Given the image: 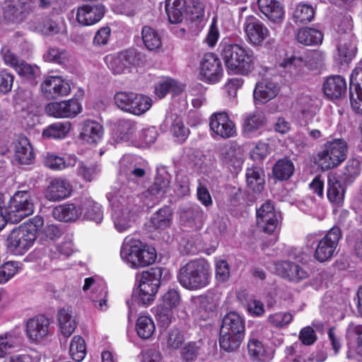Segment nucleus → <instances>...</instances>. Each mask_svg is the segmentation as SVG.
Returning <instances> with one entry per match:
<instances>
[{"label": "nucleus", "mask_w": 362, "mask_h": 362, "mask_svg": "<svg viewBox=\"0 0 362 362\" xmlns=\"http://www.w3.org/2000/svg\"><path fill=\"white\" fill-rule=\"evenodd\" d=\"M156 319L160 327L167 328L172 322L173 318V309L162 304L156 307Z\"/></svg>", "instance_id": "6e6d98bb"}, {"label": "nucleus", "mask_w": 362, "mask_h": 362, "mask_svg": "<svg viewBox=\"0 0 362 362\" xmlns=\"http://www.w3.org/2000/svg\"><path fill=\"white\" fill-rule=\"evenodd\" d=\"M204 211L198 204H193L186 208L182 214V218L189 223H196L203 220Z\"/></svg>", "instance_id": "4d7b16f0"}, {"label": "nucleus", "mask_w": 362, "mask_h": 362, "mask_svg": "<svg viewBox=\"0 0 362 362\" xmlns=\"http://www.w3.org/2000/svg\"><path fill=\"white\" fill-rule=\"evenodd\" d=\"M72 186L68 180L55 178L50 181L47 187L45 197L49 201L58 202L71 196Z\"/></svg>", "instance_id": "b1692460"}, {"label": "nucleus", "mask_w": 362, "mask_h": 362, "mask_svg": "<svg viewBox=\"0 0 362 362\" xmlns=\"http://www.w3.org/2000/svg\"><path fill=\"white\" fill-rule=\"evenodd\" d=\"M278 220L274 205L271 202H265L257 210V225L268 234L275 230Z\"/></svg>", "instance_id": "412c9836"}, {"label": "nucleus", "mask_w": 362, "mask_h": 362, "mask_svg": "<svg viewBox=\"0 0 362 362\" xmlns=\"http://www.w3.org/2000/svg\"><path fill=\"white\" fill-rule=\"evenodd\" d=\"M293 264L289 261H278L274 262L275 273L283 279H293Z\"/></svg>", "instance_id": "e2e57ef3"}, {"label": "nucleus", "mask_w": 362, "mask_h": 362, "mask_svg": "<svg viewBox=\"0 0 362 362\" xmlns=\"http://www.w3.org/2000/svg\"><path fill=\"white\" fill-rule=\"evenodd\" d=\"M155 324L150 316L141 315L136 323V332L144 339L150 338L155 332Z\"/></svg>", "instance_id": "79ce46f5"}, {"label": "nucleus", "mask_w": 362, "mask_h": 362, "mask_svg": "<svg viewBox=\"0 0 362 362\" xmlns=\"http://www.w3.org/2000/svg\"><path fill=\"white\" fill-rule=\"evenodd\" d=\"M33 5L26 0H6L3 6V18L10 23H21L33 11Z\"/></svg>", "instance_id": "ddd939ff"}, {"label": "nucleus", "mask_w": 362, "mask_h": 362, "mask_svg": "<svg viewBox=\"0 0 362 362\" xmlns=\"http://www.w3.org/2000/svg\"><path fill=\"white\" fill-rule=\"evenodd\" d=\"M119 54L126 69L129 68L131 66L139 64L140 54L136 49H127L119 52Z\"/></svg>", "instance_id": "774afa93"}, {"label": "nucleus", "mask_w": 362, "mask_h": 362, "mask_svg": "<svg viewBox=\"0 0 362 362\" xmlns=\"http://www.w3.org/2000/svg\"><path fill=\"white\" fill-rule=\"evenodd\" d=\"M345 190L340 181L329 179L327 196L332 203L340 204L344 202Z\"/></svg>", "instance_id": "c03bdc74"}, {"label": "nucleus", "mask_w": 362, "mask_h": 362, "mask_svg": "<svg viewBox=\"0 0 362 362\" xmlns=\"http://www.w3.org/2000/svg\"><path fill=\"white\" fill-rule=\"evenodd\" d=\"M223 162L232 173L237 174L241 170L244 160L240 152L230 148L224 154Z\"/></svg>", "instance_id": "58836bf2"}, {"label": "nucleus", "mask_w": 362, "mask_h": 362, "mask_svg": "<svg viewBox=\"0 0 362 362\" xmlns=\"http://www.w3.org/2000/svg\"><path fill=\"white\" fill-rule=\"evenodd\" d=\"M296 39L305 45H317L322 43L323 35L317 29L306 27L299 29Z\"/></svg>", "instance_id": "f704fd0d"}, {"label": "nucleus", "mask_w": 362, "mask_h": 362, "mask_svg": "<svg viewBox=\"0 0 362 362\" xmlns=\"http://www.w3.org/2000/svg\"><path fill=\"white\" fill-rule=\"evenodd\" d=\"M346 80L339 75L327 76L322 84V91L325 95L331 100L342 98L346 93Z\"/></svg>", "instance_id": "4be33fe9"}, {"label": "nucleus", "mask_w": 362, "mask_h": 362, "mask_svg": "<svg viewBox=\"0 0 362 362\" xmlns=\"http://www.w3.org/2000/svg\"><path fill=\"white\" fill-rule=\"evenodd\" d=\"M20 344V337L11 334L0 336V357H4L10 349L17 347Z\"/></svg>", "instance_id": "052dcab7"}, {"label": "nucleus", "mask_w": 362, "mask_h": 362, "mask_svg": "<svg viewBox=\"0 0 362 362\" xmlns=\"http://www.w3.org/2000/svg\"><path fill=\"white\" fill-rule=\"evenodd\" d=\"M37 28L42 34L46 35H54L57 34L60 30L59 24L49 18H44L42 22L38 24Z\"/></svg>", "instance_id": "69168bd1"}, {"label": "nucleus", "mask_w": 362, "mask_h": 362, "mask_svg": "<svg viewBox=\"0 0 362 362\" xmlns=\"http://www.w3.org/2000/svg\"><path fill=\"white\" fill-rule=\"evenodd\" d=\"M315 11L312 6L299 3L296 6V24H307L313 21Z\"/></svg>", "instance_id": "603ef678"}, {"label": "nucleus", "mask_w": 362, "mask_h": 362, "mask_svg": "<svg viewBox=\"0 0 362 362\" xmlns=\"http://www.w3.org/2000/svg\"><path fill=\"white\" fill-rule=\"evenodd\" d=\"M293 171V162L286 158L277 160L272 169L274 177L279 180H288L292 175Z\"/></svg>", "instance_id": "ea45409f"}, {"label": "nucleus", "mask_w": 362, "mask_h": 362, "mask_svg": "<svg viewBox=\"0 0 362 362\" xmlns=\"http://www.w3.org/2000/svg\"><path fill=\"white\" fill-rule=\"evenodd\" d=\"M71 129L69 122H57L47 126L42 131V137L45 139H62Z\"/></svg>", "instance_id": "c9c22d12"}, {"label": "nucleus", "mask_w": 362, "mask_h": 362, "mask_svg": "<svg viewBox=\"0 0 362 362\" xmlns=\"http://www.w3.org/2000/svg\"><path fill=\"white\" fill-rule=\"evenodd\" d=\"M180 300L181 296L179 291L175 288H170L163 296V302L161 304L173 309L178 306Z\"/></svg>", "instance_id": "338daca9"}, {"label": "nucleus", "mask_w": 362, "mask_h": 362, "mask_svg": "<svg viewBox=\"0 0 362 362\" xmlns=\"http://www.w3.org/2000/svg\"><path fill=\"white\" fill-rule=\"evenodd\" d=\"M120 256L134 269L148 267L157 258L156 250L139 239L127 237L121 247Z\"/></svg>", "instance_id": "20e7f679"}, {"label": "nucleus", "mask_w": 362, "mask_h": 362, "mask_svg": "<svg viewBox=\"0 0 362 362\" xmlns=\"http://www.w3.org/2000/svg\"><path fill=\"white\" fill-rule=\"evenodd\" d=\"M114 100L120 110L138 116L145 113L152 105V100L149 97L134 92H117Z\"/></svg>", "instance_id": "1a4fd4ad"}, {"label": "nucleus", "mask_w": 362, "mask_h": 362, "mask_svg": "<svg viewBox=\"0 0 362 362\" xmlns=\"http://www.w3.org/2000/svg\"><path fill=\"white\" fill-rule=\"evenodd\" d=\"M324 54L320 50H307L303 57L296 56V74L303 75L323 65Z\"/></svg>", "instance_id": "6ab92c4d"}, {"label": "nucleus", "mask_w": 362, "mask_h": 362, "mask_svg": "<svg viewBox=\"0 0 362 362\" xmlns=\"http://www.w3.org/2000/svg\"><path fill=\"white\" fill-rule=\"evenodd\" d=\"M69 354L71 358L81 362L86 355V345L85 340L79 335L74 336L69 346Z\"/></svg>", "instance_id": "49530a36"}, {"label": "nucleus", "mask_w": 362, "mask_h": 362, "mask_svg": "<svg viewBox=\"0 0 362 362\" xmlns=\"http://www.w3.org/2000/svg\"><path fill=\"white\" fill-rule=\"evenodd\" d=\"M173 212L170 206H165L155 213L151 217V226L158 230H164L170 227L173 223Z\"/></svg>", "instance_id": "cd10ccee"}, {"label": "nucleus", "mask_w": 362, "mask_h": 362, "mask_svg": "<svg viewBox=\"0 0 362 362\" xmlns=\"http://www.w3.org/2000/svg\"><path fill=\"white\" fill-rule=\"evenodd\" d=\"M248 353L253 361L268 362L270 359L263 344L256 339H250L247 343Z\"/></svg>", "instance_id": "a18cd8bd"}, {"label": "nucleus", "mask_w": 362, "mask_h": 362, "mask_svg": "<svg viewBox=\"0 0 362 362\" xmlns=\"http://www.w3.org/2000/svg\"><path fill=\"white\" fill-rule=\"evenodd\" d=\"M266 122L264 115L262 112L255 111L246 115L244 118V132L250 135L264 126Z\"/></svg>", "instance_id": "e433bc0d"}, {"label": "nucleus", "mask_w": 362, "mask_h": 362, "mask_svg": "<svg viewBox=\"0 0 362 362\" xmlns=\"http://www.w3.org/2000/svg\"><path fill=\"white\" fill-rule=\"evenodd\" d=\"M199 351V342L189 341L182 349L181 356L185 361L192 362L197 358Z\"/></svg>", "instance_id": "bf43d9fd"}, {"label": "nucleus", "mask_w": 362, "mask_h": 362, "mask_svg": "<svg viewBox=\"0 0 362 362\" xmlns=\"http://www.w3.org/2000/svg\"><path fill=\"white\" fill-rule=\"evenodd\" d=\"M57 320L62 334L65 337H70L76 327V323L71 315L69 308H63L59 310Z\"/></svg>", "instance_id": "2f4dec72"}, {"label": "nucleus", "mask_w": 362, "mask_h": 362, "mask_svg": "<svg viewBox=\"0 0 362 362\" xmlns=\"http://www.w3.org/2000/svg\"><path fill=\"white\" fill-rule=\"evenodd\" d=\"M49 321L44 315L30 319L26 324V333L32 341H37L46 337L49 332Z\"/></svg>", "instance_id": "393cba45"}, {"label": "nucleus", "mask_w": 362, "mask_h": 362, "mask_svg": "<svg viewBox=\"0 0 362 362\" xmlns=\"http://www.w3.org/2000/svg\"><path fill=\"white\" fill-rule=\"evenodd\" d=\"M247 187L255 193H260L264 187V175L263 170L257 166L248 168L246 171Z\"/></svg>", "instance_id": "7c9ffc66"}, {"label": "nucleus", "mask_w": 362, "mask_h": 362, "mask_svg": "<svg viewBox=\"0 0 362 362\" xmlns=\"http://www.w3.org/2000/svg\"><path fill=\"white\" fill-rule=\"evenodd\" d=\"M52 213L56 219L71 222L76 221L83 214V209L74 204H66L55 207Z\"/></svg>", "instance_id": "c85d7f7f"}, {"label": "nucleus", "mask_w": 362, "mask_h": 362, "mask_svg": "<svg viewBox=\"0 0 362 362\" xmlns=\"http://www.w3.org/2000/svg\"><path fill=\"white\" fill-rule=\"evenodd\" d=\"M45 109L50 117L73 119L82 112L83 107L77 98H72L59 102H50Z\"/></svg>", "instance_id": "9b49d317"}, {"label": "nucleus", "mask_w": 362, "mask_h": 362, "mask_svg": "<svg viewBox=\"0 0 362 362\" xmlns=\"http://www.w3.org/2000/svg\"><path fill=\"white\" fill-rule=\"evenodd\" d=\"M103 132V127L99 122L86 119L82 124L79 138L88 144H97L101 141Z\"/></svg>", "instance_id": "bb28decb"}, {"label": "nucleus", "mask_w": 362, "mask_h": 362, "mask_svg": "<svg viewBox=\"0 0 362 362\" xmlns=\"http://www.w3.org/2000/svg\"><path fill=\"white\" fill-rule=\"evenodd\" d=\"M215 277L219 282H226L230 277V267L225 259L216 261L215 264Z\"/></svg>", "instance_id": "0e129e2a"}, {"label": "nucleus", "mask_w": 362, "mask_h": 362, "mask_svg": "<svg viewBox=\"0 0 362 362\" xmlns=\"http://www.w3.org/2000/svg\"><path fill=\"white\" fill-rule=\"evenodd\" d=\"M348 146L344 139L328 141L321 147L314 159L322 170L338 167L347 157Z\"/></svg>", "instance_id": "39448f33"}, {"label": "nucleus", "mask_w": 362, "mask_h": 362, "mask_svg": "<svg viewBox=\"0 0 362 362\" xmlns=\"http://www.w3.org/2000/svg\"><path fill=\"white\" fill-rule=\"evenodd\" d=\"M243 28L249 42L254 45H261L269 35L267 26L253 16L245 18Z\"/></svg>", "instance_id": "f3484780"}, {"label": "nucleus", "mask_w": 362, "mask_h": 362, "mask_svg": "<svg viewBox=\"0 0 362 362\" xmlns=\"http://www.w3.org/2000/svg\"><path fill=\"white\" fill-rule=\"evenodd\" d=\"M200 75L202 80L209 83L218 82L223 75L221 62L216 54L206 53L200 62Z\"/></svg>", "instance_id": "f8f14e48"}, {"label": "nucleus", "mask_w": 362, "mask_h": 362, "mask_svg": "<svg viewBox=\"0 0 362 362\" xmlns=\"http://www.w3.org/2000/svg\"><path fill=\"white\" fill-rule=\"evenodd\" d=\"M43 96L47 100H54L68 95L71 92L69 83L59 76H49L41 83Z\"/></svg>", "instance_id": "dca6fc26"}, {"label": "nucleus", "mask_w": 362, "mask_h": 362, "mask_svg": "<svg viewBox=\"0 0 362 362\" xmlns=\"http://www.w3.org/2000/svg\"><path fill=\"white\" fill-rule=\"evenodd\" d=\"M257 4L261 13L270 21L281 23L284 19V6L277 0H257Z\"/></svg>", "instance_id": "a878e982"}, {"label": "nucleus", "mask_w": 362, "mask_h": 362, "mask_svg": "<svg viewBox=\"0 0 362 362\" xmlns=\"http://www.w3.org/2000/svg\"><path fill=\"white\" fill-rule=\"evenodd\" d=\"M183 90V86L177 81L170 77H165L156 84L154 93L160 99H162L169 93L179 95Z\"/></svg>", "instance_id": "c756f323"}, {"label": "nucleus", "mask_w": 362, "mask_h": 362, "mask_svg": "<svg viewBox=\"0 0 362 362\" xmlns=\"http://www.w3.org/2000/svg\"><path fill=\"white\" fill-rule=\"evenodd\" d=\"M45 61L57 64H64L67 61V52L65 49L50 47L44 54Z\"/></svg>", "instance_id": "13d9d810"}, {"label": "nucleus", "mask_w": 362, "mask_h": 362, "mask_svg": "<svg viewBox=\"0 0 362 362\" xmlns=\"http://www.w3.org/2000/svg\"><path fill=\"white\" fill-rule=\"evenodd\" d=\"M185 0H165V11L172 24H178L183 20Z\"/></svg>", "instance_id": "473e14b6"}, {"label": "nucleus", "mask_w": 362, "mask_h": 362, "mask_svg": "<svg viewBox=\"0 0 362 362\" xmlns=\"http://www.w3.org/2000/svg\"><path fill=\"white\" fill-rule=\"evenodd\" d=\"M349 95L353 110L362 114V67L354 69L350 76Z\"/></svg>", "instance_id": "aec40b11"}, {"label": "nucleus", "mask_w": 362, "mask_h": 362, "mask_svg": "<svg viewBox=\"0 0 362 362\" xmlns=\"http://www.w3.org/2000/svg\"><path fill=\"white\" fill-rule=\"evenodd\" d=\"M185 340L183 332L177 327L168 331L165 336L166 346L170 350H177L181 348Z\"/></svg>", "instance_id": "3c124183"}, {"label": "nucleus", "mask_w": 362, "mask_h": 362, "mask_svg": "<svg viewBox=\"0 0 362 362\" xmlns=\"http://www.w3.org/2000/svg\"><path fill=\"white\" fill-rule=\"evenodd\" d=\"M209 127L216 136L225 139L237 134L235 124L226 112L213 113L209 119Z\"/></svg>", "instance_id": "4468645a"}, {"label": "nucleus", "mask_w": 362, "mask_h": 362, "mask_svg": "<svg viewBox=\"0 0 362 362\" xmlns=\"http://www.w3.org/2000/svg\"><path fill=\"white\" fill-rule=\"evenodd\" d=\"M37 229L32 225H21L14 228L6 240L7 250L15 255H23L34 245Z\"/></svg>", "instance_id": "423d86ee"}, {"label": "nucleus", "mask_w": 362, "mask_h": 362, "mask_svg": "<svg viewBox=\"0 0 362 362\" xmlns=\"http://www.w3.org/2000/svg\"><path fill=\"white\" fill-rule=\"evenodd\" d=\"M106 8L102 4H86L77 8L76 21L83 26H90L98 23L105 14Z\"/></svg>", "instance_id": "2eb2a0df"}, {"label": "nucleus", "mask_w": 362, "mask_h": 362, "mask_svg": "<svg viewBox=\"0 0 362 362\" xmlns=\"http://www.w3.org/2000/svg\"><path fill=\"white\" fill-rule=\"evenodd\" d=\"M15 71L19 76L29 80L32 85H37V78L40 75V70L38 66L29 64L21 60Z\"/></svg>", "instance_id": "a19ab883"}, {"label": "nucleus", "mask_w": 362, "mask_h": 362, "mask_svg": "<svg viewBox=\"0 0 362 362\" xmlns=\"http://www.w3.org/2000/svg\"><path fill=\"white\" fill-rule=\"evenodd\" d=\"M298 108L300 114L298 123L300 125L305 127L312 122L315 115L313 101L310 97L306 95L300 98L298 101Z\"/></svg>", "instance_id": "72a5a7b5"}, {"label": "nucleus", "mask_w": 362, "mask_h": 362, "mask_svg": "<svg viewBox=\"0 0 362 362\" xmlns=\"http://www.w3.org/2000/svg\"><path fill=\"white\" fill-rule=\"evenodd\" d=\"M177 279L182 287L188 291L204 288L211 282L210 264L204 259L191 260L180 268Z\"/></svg>", "instance_id": "7ed1b4c3"}, {"label": "nucleus", "mask_w": 362, "mask_h": 362, "mask_svg": "<svg viewBox=\"0 0 362 362\" xmlns=\"http://www.w3.org/2000/svg\"><path fill=\"white\" fill-rule=\"evenodd\" d=\"M293 67L294 52H285L283 56L280 57L274 66L276 72L284 78H286L288 75L291 77Z\"/></svg>", "instance_id": "37998d69"}, {"label": "nucleus", "mask_w": 362, "mask_h": 362, "mask_svg": "<svg viewBox=\"0 0 362 362\" xmlns=\"http://www.w3.org/2000/svg\"><path fill=\"white\" fill-rule=\"evenodd\" d=\"M136 130V123L130 119H119L115 129V134L117 139L122 141H128L132 139L133 134Z\"/></svg>", "instance_id": "de8ad7c7"}, {"label": "nucleus", "mask_w": 362, "mask_h": 362, "mask_svg": "<svg viewBox=\"0 0 362 362\" xmlns=\"http://www.w3.org/2000/svg\"><path fill=\"white\" fill-rule=\"evenodd\" d=\"M361 171V162L357 158L349 159L343 169L342 175L344 181L350 184L359 176Z\"/></svg>", "instance_id": "8fccbe9b"}, {"label": "nucleus", "mask_w": 362, "mask_h": 362, "mask_svg": "<svg viewBox=\"0 0 362 362\" xmlns=\"http://www.w3.org/2000/svg\"><path fill=\"white\" fill-rule=\"evenodd\" d=\"M141 38L145 47L149 50H157L162 45L160 36L150 26L145 25L142 28Z\"/></svg>", "instance_id": "4c0bfd02"}, {"label": "nucleus", "mask_w": 362, "mask_h": 362, "mask_svg": "<svg viewBox=\"0 0 362 362\" xmlns=\"http://www.w3.org/2000/svg\"><path fill=\"white\" fill-rule=\"evenodd\" d=\"M170 180L161 175L155 177L153 185L148 188L150 194L156 197H163L170 189Z\"/></svg>", "instance_id": "864d4df0"}, {"label": "nucleus", "mask_w": 362, "mask_h": 362, "mask_svg": "<svg viewBox=\"0 0 362 362\" xmlns=\"http://www.w3.org/2000/svg\"><path fill=\"white\" fill-rule=\"evenodd\" d=\"M83 213L86 218L96 223H100L103 218V211L100 204L93 201L87 200L81 205Z\"/></svg>", "instance_id": "09e8293b"}, {"label": "nucleus", "mask_w": 362, "mask_h": 362, "mask_svg": "<svg viewBox=\"0 0 362 362\" xmlns=\"http://www.w3.org/2000/svg\"><path fill=\"white\" fill-rule=\"evenodd\" d=\"M245 337V319L236 312H229L221 321L219 346L226 352L238 349Z\"/></svg>", "instance_id": "f03ea898"}, {"label": "nucleus", "mask_w": 362, "mask_h": 362, "mask_svg": "<svg viewBox=\"0 0 362 362\" xmlns=\"http://www.w3.org/2000/svg\"><path fill=\"white\" fill-rule=\"evenodd\" d=\"M220 54L228 73L248 76L255 70V55L252 49L238 44L223 43Z\"/></svg>", "instance_id": "f257e3e1"}, {"label": "nucleus", "mask_w": 362, "mask_h": 362, "mask_svg": "<svg viewBox=\"0 0 362 362\" xmlns=\"http://www.w3.org/2000/svg\"><path fill=\"white\" fill-rule=\"evenodd\" d=\"M162 268L152 267L141 274L139 282V303L148 305L153 303L160 286Z\"/></svg>", "instance_id": "6e6552de"}, {"label": "nucleus", "mask_w": 362, "mask_h": 362, "mask_svg": "<svg viewBox=\"0 0 362 362\" xmlns=\"http://www.w3.org/2000/svg\"><path fill=\"white\" fill-rule=\"evenodd\" d=\"M104 62L111 72L115 74H122L127 69L121 58L119 52L110 54L104 57Z\"/></svg>", "instance_id": "5fc2aeb1"}, {"label": "nucleus", "mask_w": 362, "mask_h": 362, "mask_svg": "<svg viewBox=\"0 0 362 362\" xmlns=\"http://www.w3.org/2000/svg\"><path fill=\"white\" fill-rule=\"evenodd\" d=\"M6 218L11 223H18L34 212V204L30 191H17L4 209Z\"/></svg>", "instance_id": "0eeeda50"}, {"label": "nucleus", "mask_w": 362, "mask_h": 362, "mask_svg": "<svg viewBox=\"0 0 362 362\" xmlns=\"http://www.w3.org/2000/svg\"><path fill=\"white\" fill-rule=\"evenodd\" d=\"M17 262H6L0 267V283L8 281L18 272L19 268Z\"/></svg>", "instance_id": "680f3d73"}, {"label": "nucleus", "mask_w": 362, "mask_h": 362, "mask_svg": "<svg viewBox=\"0 0 362 362\" xmlns=\"http://www.w3.org/2000/svg\"><path fill=\"white\" fill-rule=\"evenodd\" d=\"M341 238L340 228L334 226L322 238L316 239L317 245L313 254L314 258L319 262L330 260L335 253Z\"/></svg>", "instance_id": "9d476101"}, {"label": "nucleus", "mask_w": 362, "mask_h": 362, "mask_svg": "<svg viewBox=\"0 0 362 362\" xmlns=\"http://www.w3.org/2000/svg\"><path fill=\"white\" fill-rule=\"evenodd\" d=\"M280 91V86L272 78H262L255 84L253 98L255 104H265L274 99Z\"/></svg>", "instance_id": "a211bd4d"}, {"label": "nucleus", "mask_w": 362, "mask_h": 362, "mask_svg": "<svg viewBox=\"0 0 362 362\" xmlns=\"http://www.w3.org/2000/svg\"><path fill=\"white\" fill-rule=\"evenodd\" d=\"M15 160L22 165L31 164L35 158L33 148L27 136H18L13 141Z\"/></svg>", "instance_id": "5701e85b"}]
</instances>
